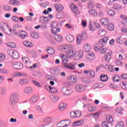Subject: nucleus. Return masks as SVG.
<instances>
[{
    "label": "nucleus",
    "mask_w": 127,
    "mask_h": 127,
    "mask_svg": "<svg viewBox=\"0 0 127 127\" xmlns=\"http://www.w3.org/2000/svg\"><path fill=\"white\" fill-rule=\"evenodd\" d=\"M19 100V94L18 92H13L10 97V104L11 106H14L18 103Z\"/></svg>",
    "instance_id": "nucleus-1"
},
{
    "label": "nucleus",
    "mask_w": 127,
    "mask_h": 127,
    "mask_svg": "<svg viewBox=\"0 0 127 127\" xmlns=\"http://www.w3.org/2000/svg\"><path fill=\"white\" fill-rule=\"evenodd\" d=\"M71 124V121L69 119L64 120L59 122L57 124L58 127H68Z\"/></svg>",
    "instance_id": "nucleus-2"
},
{
    "label": "nucleus",
    "mask_w": 127,
    "mask_h": 127,
    "mask_svg": "<svg viewBox=\"0 0 127 127\" xmlns=\"http://www.w3.org/2000/svg\"><path fill=\"white\" fill-rule=\"evenodd\" d=\"M8 55L12 57L13 59H18L19 55L18 53L15 50H10L7 51Z\"/></svg>",
    "instance_id": "nucleus-3"
},
{
    "label": "nucleus",
    "mask_w": 127,
    "mask_h": 127,
    "mask_svg": "<svg viewBox=\"0 0 127 127\" xmlns=\"http://www.w3.org/2000/svg\"><path fill=\"white\" fill-rule=\"evenodd\" d=\"M76 66H77V63L75 62L64 64V67L69 70H75L76 69Z\"/></svg>",
    "instance_id": "nucleus-4"
},
{
    "label": "nucleus",
    "mask_w": 127,
    "mask_h": 127,
    "mask_svg": "<svg viewBox=\"0 0 127 127\" xmlns=\"http://www.w3.org/2000/svg\"><path fill=\"white\" fill-rule=\"evenodd\" d=\"M86 39H87V34L83 33L77 37L76 42L77 44H81V41L82 40H86Z\"/></svg>",
    "instance_id": "nucleus-5"
},
{
    "label": "nucleus",
    "mask_w": 127,
    "mask_h": 127,
    "mask_svg": "<svg viewBox=\"0 0 127 127\" xmlns=\"http://www.w3.org/2000/svg\"><path fill=\"white\" fill-rule=\"evenodd\" d=\"M75 90L77 93H83L85 91V86L81 84H77L75 87Z\"/></svg>",
    "instance_id": "nucleus-6"
},
{
    "label": "nucleus",
    "mask_w": 127,
    "mask_h": 127,
    "mask_svg": "<svg viewBox=\"0 0 127 127\" xmlns=\"http://www.w3.org/2000/svg\"><path fill=\"white\" fill-rule=\"evenodd\" d=\"M71 93L72 90L68 87H64L62 88V93L64 96H69Z\"/></svg>",
    "instance_id": "nucleus-7"
},
{
    "label": "nucleus",
    "mask_w": 127,
    "mask_h": 127,
    "mask_svg": "<svg viewBox=\"0 0 127 127\" xmlns=\"http://www.w3.org/2000/svg\"><path fill=\"white\" fill-rule=\"evenodd\" d=\"M76 54V53L74 51V49H71L70 50H68L66 52V55L68 57V58H72Z\"/></svg>",
    "instance_id": "nucleus-8"
},
{
    "label": "nucleus",
    "mask_w": 127,
    "mask_h": 127,
    "mask_svg": "<svg viewBox=\"0 0 127 127\" xmlns=\"http://www.w3.org/2000/svg\"><path fill=\"white\" fill-rule=\"evenodd\" d=\"M33 92V89L30 86L25 87L24 90V93L26 94V95H30V94H32Z\"/></svg>",
    "instance_id": "nucleus-9"
},
{
    "label": "nucleus",
    "mask_w": 127,
    "mask_h": 127,
    "mask_svg": "<svg viewBox=\"0 0 127 127\" xmlns=\"http://www.w3.org/2000/svg\"><path fill=\"white\" fill-rule=\"evenodd\" d=\"M113 52H112V51H109L104 55V59H105L106 62H110L111 59L112 58L111 56Z\"/></svg>",
    "instance_id": "nucleus-10"
},
{
    "label": "nucleus",
    "mask_w": 127,
    "mask_h": 127,
    "mask_svg": "<svg viewBox=\"0 0 127 127\" xmlns=\"http://www.w3.org/2000/svg\"><path fill=\"white\" fill-rule=\"evenodd\" d=\"M23 67V65L21 64V63H14L12 64V67L14 69H22Z\"/></svg>",
    "instance_id": "nucleus-11"
},
{
    "label": "nucleus",
    "mask_w": 127,
    "mask_h": 127,
    "mask_svg": "<svg viewBox=\"0 0 127 127\" xmlns=\"http://www.w3.org/2000/svg\"><path fill=\"white\" fill-rule=\"evenodd\" d=\"M52 122V119L50 118H47L44 119V123L45 124V125H43L41 126L42 127H46V126H48V125H50Z\"/></svg>",
    "instance_id": "nucleus-12"
},
{
    "label": "nucleus",
    "mask_w": 127,
    "mask_h": 127,
    "mask_svg": "<svg viewBox=\"0 0 127 127\" xmlns=\"http://www.w3.org/2000/svg\"><path fill=\"white\" fill-rule=\"evenodd\" d=\"M108 40H109V38L108 37H105L99 41V44L100 45H105L108 42Z\"/></svg>",
    "instance_id": "nucleus-13"
},
{
    "label": "nucleus",
    "mask_w": 127,
    "mask_h": 127,
    "mask_svg": "<svg viewBox=\"0 0 127 127\" xmlns=\"http://www.w3.org/2000/svg\"><path fill=\"white\" fill-rule=\"evenodd\" d=\"M18 36L21 38V39H24L27 36V33L24 31H20Z\"/></svg>",
    "instance_id": "nucleus-14"
},
{
    "label": "nucleus",
    "mask_w": 127,
    "mask_h": 127,
    "mask_svg": "<svg viewBox=\"0 0 127 127\" xmlns=\"http://www.w3.org/2000/svg\"><path fill=\"white\" fill-rule=\"evenodd\" d=\"M91 45L89 44H85L83 47V50L84 52H90L91 51Z\"/></svg>",
    "instance_id": "nucleus-15"
},
{
    "label": "nucleus",
    "mask_w": 127,
    "mask_h": 127,
    "mask_svg": "<svg viewBox=\"0 0 127 127\" xmlns=\"http://www.w3.org/2000/svg\"><path fill=\"white\" fill-rule=\"evenodd\" d=\"M83 55H84L83 52L79 51L77 52L75 56L76 60H80V59H82V58H83Z\"/></svg>",
    "instance_id": "nucleus-16"
},
{
    "label": "nucleus",
    "mask_w": 127,
    "mask_h": 127,
    "mask_svg": "<svg viewBox=\"0 0 127 127\" xmlns=\"http://www.w3.org/2000/svg\"><path fill=\"white\" fill-rule=\"evenodd\" d=\"M50 99L53 103H57L59 101L60 97L57 95H51L50 96Z\"/></svg>",
    "instance_id": "nucleus-17"
},
{
    "label": "nucleus",
    "mask_w": 127,
    "mask_h": 127,
    "mask_svg": "<svg viewBox=\"0 0 127 127\" xmlns=\"http://www.w3.org/2000/svg\"><path fill=\"white\" fill-rule=\"evenodd\" d=\"M55 7L57 11H62V10H63L64 8L63 5H62L61 4H56L55 5Z\"/></svg>",
    "instance_id": "nucleus-18"
},
{
    "label": "nucleus",
    "mask_w": 127,
    "mask_h": 127,
    "mask_svg": "<svg viewBox=\"0 0 127 127\" xmlns=\"http://www.w3.org/2000/svg\"><path fill=\"white\" fill-rule=\"evenodd\" d=\"M54 38L56 40V41H57V42H61V41L63 40V37H62V36L58 34L54 36Z\"/></svg>",
    "instance_id": "nucleus-19"
},
{
    "label": "nucleus",
    "mask_w": 127,
    "mask_h": 127,
    "mask_svg": "<svg viewBox=\"0 0 127 127\" xmlns=\"http://www.w3.org/2000/svg\"><path fill=\"white\" fill-rule=\"evenodd\" d=\"M88 13L90 15H91L92 16H97L98 14V13H97V11H96V10L94 9H90L88 10Z\"/></svg>",
    "instance_id": "nucleus-20"
},
{
    "label": "nucleus",
    "mask_w": 127,
    "mask_h": 127,
    "mask_svg": "<svg viewBox=\"0 0 127 127\" xmlns=\"http://www.w3.org/2000/svg\"><path fill=\"white\" fill-rule=\"evenodd\" d=\"M60 57L64 63H67L68 62V58L64 54H60Z\"/></svg>",
    "instance_id": "nucleus-21"
},
{
    "label": "nucleus",
    "mask_w": 127,
    "mask_h": 127,
    "mask_svg": "<svg viewBox=\"0 0 127 127\" xmlns=\"http://www.w3.org/2000/svg\"><path fill=\"white\" fill-rule=\"evenodd\" d=\"M65 39L68 42H74V36L72 35H68L66 36Z\"/></svg>",
    "instance_id": "nucleus-22"
},
{
    "label": "nucleus",
    "mask_w": 127,
    "mask_h": 127,
    "mask_svg": "<svg viewBox=\"0 0 127 127\" xmlns=\"http://www.w3.org/2000/svg\"><path fill=\"white\" fill-rule=\"evenodd\" d=\"M9 3L11 5H18L20 2H19V1L17 0H10L9 1Z\"/></svg>",
    "instance_id": "nucleus-23"
},
{
    "label": "nucleus",
    "mask_w": 127,
    "mask_h": 127,
    "mask_svg": "<svg viewBox=\"0 0 127 127\" xmlns=\"http://www.w3.org/2000/svg\"><path fill=\"white\" fill-rule=\"evenodd\" d=\"M107 50H108V49L104 46H101L99 49V51L100 54H104V53H106V52H107Z\"/></svg>",
    "instance_id": "nucleus-24"
},
{
    "label": "nucleus",
    "mask_w": 127,
    "mask_h": 127,
    "mask_svg": "<svg viewBox=\"0 0 127 127\" xmlns=\"http://www.w3.org/2000/svg\"><path fill=\"white\" fill-rule=\"evenodd\" d=\"M70 7L73 13H76V14L78 13V7H77V6H75L74 4H71Z\"/></svg>",
    "instance_id": "nucleus-25"
},
{
    "label": "nucleus",
    "mask_w": 127,
    "mask_h": 127,
    "mask_svg": "<svg viewBox=\"0 0 127 127\" xmlns=\"http://www.w3.org/2000/svg\"><path fill=\"white\" fill-rule=\"evenodd\" d=\"M100 23L102 25H108L109 24V20L106 18L101 19L100 20Z\"/></svg>",
    "instance_id": "nucleus-26"
},
{
    "label": "nucleus",
    "mask_w": 127,
    "mask_h": 127,
    "mask_svg": "<svg viewBox=\"0 0 127 127\" xmlns=\"http://www.w3.org/2000/svg\"><path fill=\"white\" fill-rule=\"evenodd\" d=\"M46 52L49 54H51V55H53L54 53H55V50H54V49L49 47L48 49H46Z\"/></svg>",
    "instance_id": "nucleus-27"
},
{
    "label": "nucleus",
    "mask_w": 127,
    "mask_h": 127,
    "mask_svg": "<svg viewBox=\"0 0 127 127\" xmlns=\"http://www.w3.org/2000/svg\"><path fill=\"white\" fill-rule=\"evenodd\" d=\"M20 85H26V84H29V81L26 79H21L19 82Z\"/></svg>",
    "instance_id": "nucleus-28"
},
{
    "label": "nucleus",
    "mask_w": 127,
    "mask_h": 127,
    "mask_svg": "<svg viewBox=\"0 0 127 127\" xmlns=\"http://www.w3.org/2000/svg\"><path fill=\"white\" fill-rule=\"evenodd\" d=\"M69 82H71L72 83H73V84H75V83L77 82V77H76L74 75H72L69 77Z\"/></svg>",
    "instance_id": "nucleus-29"
},
{
    "label": "nucleus",
    "mask_w": 127,
    "mask_h": 127,
    "mask_svg": "<svg viewBox=\"0 0 127 127\" xmlns=\"http://www.w3.org/2000/svg\"><path fill=\"white\" fill-rule=\"evenodd\" d=\"M31 37H32L33 38L37 39V38H38V37H39V34L35 32H31Z\"/></svg>",
    "instance_id": "nucleus-30"
},
{
    "label": "nucleus",
    "mask_w": 127,
    "mask_h": 127,
    "mask_svg": "<svg viewBox=\"0 0 127 127\" xmlns=\"http://www.w3.org/2000/svg\"><path fill=\"white\" fill-rule=\"evenodd\" d=\"M100 80L102 82H106V81L108 80V76H107L106 75L101 74L100 75Z\"/></svg>",
    "instance_id": "nucleus-31"
},
{
    "label": "nucleus",
    "mask_w": 127,
    "mask_h": 127,
    "mask_svg": "<svg viewBox=\"0 0 127 127\" xmlns=\"http://www.w3.org/2000/svg\"><path fill=\"white\" fill-rule=\"evenodd\" d=\"M106 34H107V32H106L104 30H100L98 32V35L100 37L105 36V35Z\"/></svg>",
    "instance_id": "nucleus-32"
},
{
    "label": "nucleus",
    "mask_w": 127,
    "mask_h": 127,
    "mask_svg": "<svg viewBox=\"0 0 127 127\" xmlns=\"http://www.w3.org/2000/svg\"><path fill=\"white\" fill-rule=\"evenodd\" d=\"M38 100V99L37 98V96L36 95H34L31 98L30 101L31 103H36Z\"/></svg>",
    "instance_id": "nucleus-33"
},
{
    "label": "nucleus",
    "mask_w": 127,
    "mask_h": 127,
    "mask_svg": "<svg viewBox=\"0 0 127 127\" xmlns=\"http://www.w3.org/2000/svg\"><path fill=\"white\" fill-rule=\"evenodd\" d=\"M4 27H8V25H7V24L3 22H1L0 23V28H1V29H4Z\"/></svg>",
    "instance_id": "nucleus-34"
},
{
    "label": "nucleus",
    "mask_w": 127,
    "mask_h": 127,
    "mask_svg": "<svg viewBox=\"0 0 127 127\" xmlns=\"http://www.w3.org/2000/svg\"><path fill=\"white\" fill-rule=\"evenodd\" d=\"M124 111V108L122 107H118L116 109V113L117 114H119V115H122L123 114V112Z\"/></svg>",
    "instance_id": "nucleus-35"
},
{
    "label": "nucleus",
    "mask_w": 127,
    "mask_h": 127,
    "mask_svg": "<svg viewBox=\"0 0 127 127\" xmlns=\"http://www.w3.org/2000/svg\"><path fill=\"white\" fill-rule=\"evenodd\" d=\"M23 45L24 46H26V47H32V43L30 42L25 41L23 42Z\"/></svg>",
    "instance_id": "nucleus-36"
},
{
    "label": "nucleus",
    "mask_w": 127,
    "mask_h": 127,
    "mask_svg": "<svg viewBox=\"0 0 127 127\" xmlns=\"http://www.w3.org/2000/svg\"><path fill=\"white\" fill-rule=\"evenodd\" d=\"M83 123L82 121H77V122L73 123V126L74 127H77V126H82V125H83Z\"/></svg>",
    "instance_id": "nucleus-37"
},
{
    "label": "nucleus",
    "mask_w": 127,
    "mask_h": 127,
    "mask_svg": "<svg viewBox=\"0 0 127 127\" xmlns=\"http://www.w3.org/2000/svg\"><path fill=\"white\" fill-rule=\"evenodd\" d=\"M36 109L38 113H39V114H43L44 113L43 110H42V108H41V107L38 105L36 107Z\"/></svg>",
    "instance_id": "nucleus-38"
},
{
    "label": "nucleus",
    "mask_w": 127,
    "mask_h": 127,
    "mask_svg": "<svg viewBox=\"0 0 127 127\" xmlns=\"http://www.w3.org/2000/svg\"><path fill=\"white\" fill-rule=\"evenodd\" d=\"M65 108H66V104L61 103L59 106V109L60 111H63Z\"/></svg>",
    "instance_id": "nucleus-39"
},
{
    "label": "nucleus",
    "mask_w": 127,
    "mask_h": 127,
    "mask_svg": "<svg viewBox=\"0 0 127 127\" xmlns=\"http://www.w3.org/2000/svg\"><path fill=\"white\" fill-rule=\"evenodd\" d=\"M49 92V93H51V94H54L57 92V89L55 87H52L51 86Z\"/></svg>",
    "instance_id": "nucleus-40"
},
{
    "label": "nucleus",
    "mask_w": 127,
    "mask_h": 127,
    "mask_svg": "<svg viewBox=\"0 0 127 127\" xmlns=\"http://www.w3.org/2000/svg\"><path fill=\"white\" fill-rule=\"evenodd\" d=\"M0 72L2 73V74H9V71H8V70L4 68H0Z\"/></svg>",
    "instance_id": "nucleus-41"
},
{
    "label": "nucleus",
    "mask_w": 127,
    "mask_h": 127,
    "mask_svg": "<svg viewBox=\"0 0 127 127\" xmlns=\"http://www.w3.org/2000/svg\"><path fill=\"white\" fill-rule=\"evenodd\" d=\"M88 109L90 113H93V112H95L96 111V108L95 107H90V106H89Z\"/></svg>",
    "instance_id": "nucleus-42"
},
{
    "label": "nucleus",
    "mask_w": 127,
    "mask_h": 127,
    "mask_svg": "<svg viewBox=\"0 0 127 127\" xmlns=\"http://www.w3.org/2000/svg\"><path fill=\"white\" fill-rule=\"evenodd\" d=\"M113 80L114 82H119V80H121V77H120V76H119V75H116L113 77Z\"/></svg>",
    "instance_id": "nucleus-43"
},
{
    "label": "nucleus",
    "mask_w": 127,
    "mask_h": 127,
    "mask_svg": "<svg viewBox=\"0 0 127 127\" xmlns=\"http://www.w3.org/2000/svg\"><path fill=\"white\" fill-rule=\"evenodd\" d=\"M107 121L109 124H112V123L114 122V119H113V117H112V116H108L107 117Z\"/></svg>",
    "instance_id": "nucleus-44"
},
{
    "label": "nucleus",
    "mask_w": 127,
    "mask_h": 127,
    "mask_svg": "<svg viewBox=\"0 0 127 127\" xmlns=\"http://www.w3.org/2000/svg\"><path fill=\"white\" fill-rule=\"evenodd\" d=\"M89 76H90L91 78L95 77V72L93 70H90L88 71Z\"/></svg>",
    "instance_id": "nucleus-45"
},
{
    "label": "nucleus",
    "mask_w": 127,
    "mask_h": 127,
    "mask_svg": "<svg viewBox=\"0 0 127 127\" xmlns=\"http://www.w3.org/2000/svg\"><path fill=\"white\" fill-rule=\"evenodd\" d=\"M93 23H92V21H89V28L90 29L91 31H95V28H93Z\"/></svg>",
    "instance_id": "nucleus-46"
},
{
    "label": "nucleus",
    "mask_w": 127,
    "mask_h": 127,
    "mask_svg": "<svg viewBox=\"0 0 127 127\" xmlns=\"http://www.w3.org/2000/svg\"><path fill=\"white\" fill-rule=\"evenodd\" d=\"M32 83H33V84H34V85L36 86V87H38V88H41V84H40V83H39V82H38L36 81H35V80H33Z\"/></svg>",
    "instance_id": "nucleus-47"
},
{
    "label": "nucleus",
    "mask_w": 127,
    "mask_h": 127,
    "mask_svg": "<svg viewBox=\"0 0 127 127\" xmlns=\"http://www.w3.org/2000/svg\"><path fill=\"white\" fill-rule=\"evenodd\" d=\"M125 127L124 122L121 121L117 123L115 127Z\"/></svg>",
    "instance_id": "nucleus-48"
},
{
    "label": "nucleus",
    "mask_w": 127,
    "mask_h": 127,
    "mask_svg": "<svg viewBox=\"0 0 127 127\" xmlns=\"http://www.w3.org/2000/svg\"><path fill=\"white\" fill-rule=\"evenodd\" d=\"M12 20L13 21H14V22H17V23H19V21L18 20V17L16 16H13L12 17Z\"/></svg>",
    "instance_id": "nucleus-49"
},
{
    "label": "nucleus",
    "mask_w": 127,
    "mask_h": 127,
    "mask_svg": "<svg viewBox=\"0 0 127 127\" xmlns=\"http://www.w3.org/2000/svg\"><path fill=\"white\" fill-rule=\"evenodd\" d=\"M107 12L110 16H114L115 15V11L113 10H109Z\"/></svg>",
    "instance_id": "nucleus-50"
},
{
    "label": "nucleus",
    "mask_w": 127,
    "mask_h": 127,
    "mask_svg": "<svg viewBox=\"0 0 127 127\" xmlns=\"http://www.w3.org/2000/svg\"><path fill=\"white\" fill-rule=\"evenodd\" d=\"M89 58L90 59V60H93L94 59H95V54H94V53H90L89 54Z\"/></svg>",
    "instance_id": "nucleus-51"
},
{
    "label": "nucleus",
    "mask_w": 127,
    "mask_h": 127,
    "mask_svg": "<svg viewBox=\"0 0 127 127\" xmlns=\"http://www.w3.org/2000/svg\"><path fill=\"white\" fill-rule=\"evenodd\" d=\"M22 60L25 64H27V63L29 62V60L28 59V58H26V57H23L22 58Z\"/></svg>",
    "instance_id": "nucleus-52"
},
{
    "label": "nucleus",
    "mask_w": 127,
    "mask_h": 127,
    "mask_svg": "<svg viewBox=\"0 0 127 127\" xmlns=\"http://www.w3.org/2000/svg\"><path fill=\"white\" fill-rule=\"evenodd\" d=\"M114 9H116L117 10H118L121 9V8H122V6H121V5H120L119 4H115L114 5Z\"/></svg>",
    "instance_id": "nucleus-53"
},
{
    "label": "nucleus",
    "mask_w": 127,
    "mask_h": 127,
    "mask_svg": "<svg viewBox=\"0 0 127 127\" xmlns=\"http://www.w3.org/2000/svg\"><path fill=\"white\" fill-rule=\"evenodd\" d=\"M122 24L123 25H125V26H127V17H125L124 19H123Z\"/></svg>",
    "instance_id": "nucleus-54"
},
{
    "label": "nucleus",
    "mask_w": 127,
    "mask_h": 127,
    "mask_svg": "<svg viewBox=\"0 0 127 127\" xmlns=\"http://www.w3.org/2000/svg\"><path fill=\"white\" fill-rule=\"evenodd\" d=\"M107 28L110 31L114 30V25L113 24H109L107 26Z\"/></svg>",
    "instance_id": "nucleus-55"
},
{
    "label": "nucleus",
    "mask_w": 127,
    "mask_h": 127,
    "mask_svg": "<svg viewBox=\"0 0 127 127\" xmlns=\"http://www.w3.org/2000/svg\"><path fill=\"white\" fill-rule=\"evenodd\" d=\"M5 59V56L2 54H0V62H2Z\"/></svg>",
    "instance_id": "nucleus-56"
},
{
    "label": "nucleus",
    "mask_w": 127,
    "mask_h": 127,
    "mask_svg": "<svg viewBox=\"0 0 127 127\" xmlns=\"http://www.w3.org/2000/svg\"><path fill=\"white\" fill-rule=\"evenodd\" d=\"M82 81L84 83H90L91 82V80H90V79H89V78H88L87 77H86L83 78Z\"/></svg>",
    "instance_id": "nucleus-57"
},
{
    "label": "nucleus",
    "mask_w": 127,
    "mask_h": 127,
    "mask_svg": "<svg viewBox=\"0 0 127 127\" xmlns=\"http://www.w3.org/2000/svg\"><path fill=\"white\" fill-rule=\"evenodd\" d=\"M116 42L118 43V44H122V43H123L122 38H120V37H117L116 39Z\"/></svg>",
    "instance_id": "nucleus-58"
},
{
    "label": "nucleus",
    "mask_w": 127,
    "mask_h": 127,
    "mask_svg": "<svg viewBox=\"0 0 127 127\" xmlns=\"http://www.w3.org/2000/svg\"><path fill=\"white\" fill-rule=\"evenodd\" d=\"M4 10H7L8 11H10L11 10V7L8 5L4 6Z\"/></svg>",
    "instance_id": "nucleus-59"
},
{
    "label": "nucleus",
    "mask_w": 127,
    "mask_h": 127,
    "mask_svg": "<svg viewBox=\"0 0 127 127\" xmlns=\"http://www.w3.org/2000/svg\"><path fill=\"white\" fill-rule=\"evenodd\" d=\"M116 64L117 65V66H122L123 65V63L120 61V60H116Z\"/></svg>",
    "instance_id": "nucleus-60"
},
{
    "label": "nucleus",
    "mask_w": 127,
    "mask_h": 127,
    "mask_svg": "<svg viewBox=\"0 0 127 127\" xmlns=\"http://www.w3.org/2000/svg\"><path fill=\"white\" fill-rule=\"evenodd\" d=\"M57 22H52L51 24V27H52V28H56V27H57Z\"/></svg>",
    "instance_id": "nucleus-61"
},
{
    "label": "nucleus",
    "mask_w": 127,
    "mask_h": 127,
    "mask_svg": "<svg viewBox=\"0 0 127 127\" xmlns=\"http://www.w3.org/2000/svg\"><path fill=\"white\" fill-rule=\"evenodd\" d=\"M122 79L123 80H127V73H123L121 75Z\"/></svg>",
    "instance_id": "nucleus-62"
},
{
    "label": "nucleus",
    "mask_w": 127,
    "mask_h": 127,
    "mask_svg": "<svg viewBox=\"0 0 127 127\" xmlns=\"http://www.w3.org/2000/svg\"><path fill=\"white\" fill-rule=\"evenodd\" d=\"M70 118L72 119L76 118V114L75 112H71L70 113Z\"/></svg>",
    "instance_id": "nucleus-63"
},
{
    "label": "nucleus",
    "mask_w": 127,
    "mask_h": 127,
    "mask_svg": "<svg viewBox=\"0 0 127 127\" xmlns=\"http://www.w3.org/2000/svg\"><path fill=\"white\" fill-rule=\"evenodd\" d=\"M102 127H109L108 126V123L106 121L102 122Z\"/></svg>",
    "instance_id": "nucleus-64"
}]
</instances>
